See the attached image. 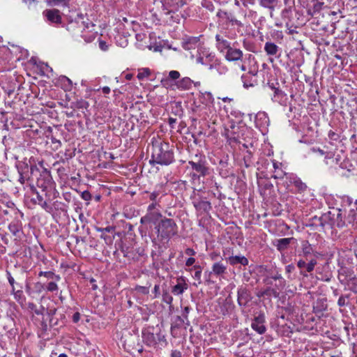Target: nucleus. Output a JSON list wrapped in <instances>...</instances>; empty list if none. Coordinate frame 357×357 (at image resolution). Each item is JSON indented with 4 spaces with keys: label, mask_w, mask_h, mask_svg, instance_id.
Instances as JSON below:
<instances>
[{
    "label": "nucleus",
    "mask_w": 357,
    "mask_h": 357,
    "mask_svg": "<svg viewBox=\"0 0 357 357\" xmlns=\"http://www.w3.org/2000/svg\"><path fill=\"white\" fill-rule=\"evenodd\" d=\"M174 162V154L169 144L161 141L152 144L151 165H169Z\"/></svg>",
    "instance_id": "obj_1"
},
{
    "label": "nucleus",
    "mask_w": 357,
    "mask_h": 357,
    "mask_svg": "<svg viewBox=\"0 0 357 357\" xmlns=\"http://www.w3.org/2000/svg\"><path fill=\"white\" fill-rule=\"evenodd\" d=\"M154 232L156 234V238L153 232L149 234V236L152 243L156 244L157 238L160 241H169L172 237L176 236L178 234V226L174 220L163 218L154 227Z\"/></svg>",
    "instance_id": "obj_2"
},
{
    "label": "nucleus",
    "mask_w": 357,
    "mask_h": 357,
    "mask_svg": "<svg viewBox=\"0 0 357 357\" xmlns=\"http://www.w3.org/2000/svg\"><path fill=\"white\" fill-rule=\"evenodd\" d=\"M144 343L151 347L158 348L159 344H167L166 339L158 328L149 326L142 331Z\"/></svg>",
    "instance_id": "obj_3"
},
{
    "label": "nucleus",
    "mask_w": 357,
    "mask_h": 357,
    "mask_svg": "<svg viewBox=\"0 0 357 357\" xmlns=\"http://www.w3.org/2000/svg\"><path fill=\"white\" fill-rule=\"evenodd\" d=\"M188 165L196 172L192 174L195 178L205 177L210 174L206 156L203 154H196L192 160L188 161Z\"/></svg>",
    "instance_id": "obj_4"
},
{
    "label": "nucleus",
    "mask_w": 357,
    "mask_h": 357,
    "mask_svg": "<svg viewBox=\"0 0 357 357\" xmlns=\"http://www.w3.org/2000/svg\"><path fill=\"white\" fill-rule=\"evenodd\" d=\"M180 73L177 70H171L169 72L168 77L163 78L161 83L163 86H169V80H177L176 82V86L178 90L187 91L192 89L194 81L188 77H184L180 79Z\"/></svg>",
    "instance_id": "obj_5"
},
{
    "label": "nucleus",
    "mask_w": 357,
    "mask_h": 357,
    "mask_svg": "<svg viewBox=\"0 0 357 357\" xmlns=\"http://www.w3.org/2000/svg\"><path fill=\"white\" fill-rule=\"evenodd\" d=\"M19 178L18 181L23 185L24 190L35 191V187L31 181L30 174L32 175L36 171H38V167L36 165H31L30 173L29 171V166L27 164H24V167H17Z\"/></svg>",
    "instance_id": "obj_6"
},
{
    "label": "nucleus",
    "mask_w": 357,
    "mask_h": 357,
    "mask_svg": "<svg viewBox=\"0 0 357 357\" xmlns=\"http://www.w3.org/2000/svg\"><path fill=\"white\" fill-rule=\"evenodd\" d=\"M330 213V220L327 221V229H333L335 227L343 228L346 225L345 211L340 208L333 207V210L327 212Z\"/></svg>",
    "instance_id": "obj_7"
},
{
    "label": "nucleus",
    "mask_w": 357,
    "mask_h": 357,
    "mask_svg": "<svg viewBox=\"0 0 357 357\" xmlns=\"http://www.w3.org/2000/svg\"><path fill=\"white\" fill-rule=\"evenodd\" d=\"M36 185L43 192H45V196H47L48 193L54 189L55 185L50 172L44 169L37 178Z\"/></svg>",
    "instance_id": "obj_8"
},
{
    "label": "nucleus",
    "mask_w": 357,
    "mask_h": 357,
    "mask_svg": "<svg viewBox=\"0 0 357 357\" xmlns=\"http://www.w3.org/2000/svg\"><path fill=\"white\" fill-rule=\"evenodd\" d=\"M43 16L50 25L58 26L62 21L60 11L57 9H46L43 12Z\"/></svg>",
    "instance_id": "obj_9"
},
{
    "label": "nucleus",
    "mask_w": 357,
    "mask_h": 357,
    "mask_svg": "<svg viewBox=\"0 0 357 357\" xmlns=\"http://www.w3.org/2000/svg\"><path fill=\"white\" fill-rule=\"evenodd\" d=\"M255 126L260 132L265 135L268 132V128L270 124L269 118L265 112H259L255 115Z\"/></svg>",
    "instance_id": "obj_10"
},
{
    "label": "nucleus",
    "mask_w": 357,
    "mask_h": 357,
    "mask_svg": "<svg viewBox=\"0 0 357 357\" xmlns=\"http://www.w3.org/2000/svg\"><path fill=\"white\" fill-rule=\"evenodd\" d=\"M317 264L315 259H312L308 262L301 259L298 260L297 267L299 268L300 275L304 278L308 277V273L314 271Z\"/></svg>",
    "instance_id": "obj_11"
},
{
    "label": "nucleus",
    "mask_w": 357,
    "mask_h": 357,
    "mask_svg": "<svg viewBox=\"0 0 357 357\" xmlns=\"http://www.w3.org/2000/svg\"><path fill=\"white\" fill-rule=\"evenodd\" d=\"M215 54L211 52L208 50L204 47H201L197 50V55L196 62L202 65H207L215 58Z\"/></svg>",
    "instance_id": "obj_12"
},
{
    "label": "nucleus",
    "mask_w": 357,
    "mask_h": 357,
    "mask_svg": "<svg viewBox=\"0 0 357 357\" xmlns=\"http://www.w3.org/2000/svg\"><path fill=\"white\" fill-rule=\"evenodd\" d=\"M229 251H223V257L226 259V261L231 266H235L237 264H241L242 266H248V259L241 255H229Z\"/></svg>",
    "instance_id": "obj_13"
},
{
    "label": "nucleus",
    "mask_w": 357,
    "mask_h": 357,
    "mask_svg": "<svg viewBox=\"0 0 357 357\" xmlns=\"http://www.w3.org/2000/svg\"><path fill=\"white\" fill-rule=\"evenodd\" d=\"M271 280L278 281V283L275 284V287H278V289H284L286 285L285 280L278 269H274L269 275L266 277L265 279L266 284H272Z\"/></svg>",
    "instance_id": "obj_14"
},
{
    "label": "nucleus",
    "mask_w": 357,
    "mask_h": 357,
    "mask_svg": "<svg viewBox=\"0 0 357 357\" xmlns=\"http://www.w3.org/2000/svg\"><path fill=\"white\" fill-rule=\"evenodd\" d=\"M188 280L184 276H179L176 278V284L172 287V292L175 296L182 295L188 289Z\"/></svg>",
    "instance_id": "obj_15"
},
{
    "label": "nucleus",
    "mask_w": 357,
    "mask_h": 357,
    "mask_svg": "<svg viewBox=\"0 0 357 357\" xmlns=\"http://www.w3.org/2000/svg\"><path fill=\"white\" fill-rule=\"evenodd\" d=\"M161 219H162V215L160 211H152L142 216L140 218V223L144 225L153 223L155 225Z\"/></svg>",
    "instance_id": "obj_16"
},
{
    "label": "nucleus",
    "mask_w": 357,
    "mask_h": 357,
    "mask_svg": "<svg viewBox=\"0 0 357 357\" xmlns=\"http://www.w3.org/2000/svg\"><path fill=\"white\" fill-rule=\"evenodd\" d=\"M330 213H324L320 217L314 216L312 218V225L315 226L317 229L320 231H324L327 229L328 222L330 219Z\"/></svg>",
    "instance_id": "obj_17"
},
{
    "label": "nucleus",
    "mask_w": 357,
    "mask_h": 357,
    "mask_svg": "<svg viewBox=\"0 0 357 357\" xmlns=\"http://www.w3.org/2000/svg\"><path fill=\"white\" fill-rule=\"evenodd\" d=\"M237 301L240 306L245 307L251 301L252 296L249 291L245 287H240L237 291Z\"/></svg>",
    "instance_id": "obj_18"
},
{
    "label": "nucleus",
    "mask_w": 357,
    "mask_h": 357,
    "mask_svg": "<svg viewBox=\"0 0 357 357\" xmlns=\"http://www.w3.org/2000/svg\"><path fill=\"white\" fill-rule=\"evenodd\" d=\"M264 50L267 56H273L274 58H278L282 52V49L271 41L265 43Z\"/></svg>",
    "instance_id": "obj_19"
},
{
    "label": "nucleus",
    "mask_w": 357,
    "mask_h": 357,
    "mask_svg": "<svg viewBox=\"0 0 357 357\" xmlns=\"http://www.w3.org/2000/svg\"><path fill=\"white\" fill-rule=\"evenodd\" d=\"M265 316L264 314H259L253 319L251 326L252 328L259 334H264L266 332Z\"/></svg>",
    "instance_id": "obj_20"
},
{
    "label": "nucleus",
    "mask_w": 357,
    "mask_h": 357,
    "mask_svg": "<svg viewBox=\"0 0 357 357\" xmlns=\"http://www.w3.org/2000/svg\"><path fill=\"white\" fill-rule=\"evenodd\" d=\"M216 16L220 19L226 20L227 22L231 23V25H236L239 27L243 26V23L238 20L231 13L219 10L216 13Z\"/></svg>",
    "instance_id": "obj_21"
},
{
    "label": "nucleus",
    "mask_w": 357,
    "mask_h": 357,
    "mask_svg": "<svg viewBox=\"0 0 357 357\" xmlns=\"http://www.w3.org/2000/svg\"><path fill=\"white\" fill-rule=\"evenodd\" d=\"M283 289H278V287H267L266 289L261 290L258 292L257 296L261 298H278L280 295V292Z\"/></svg>",
    "instance_id": "obj_22"
},
{
    "label": "nucleus",
    "mask_w": 357,
    "mask_h": 357,
    "mask_svg": "<svg viewBox=\"0 0 357 357\" xmlns=\"http://www.w3.org/2000/svg\"><path fill=\"white\" fill-rule=\"evenodd\" d=\"M182 47L184 50L190 51L192 50H197L200 47L199 37H186L182 40Z\"/></svg>",
    "instance_id": "obj_23"
},
{
    "label": "nucleus",
    "mask_w": 357,
    "mask_h": 357,
    "mask_svg": "<svg viewBox=\"0 0 357 357\" xmlns=\"http://www.w3.org/2000/svg\"><path fill=\"white\" fill-rule=\"evenodd\" d=\"M190 311V307L186 306L183 308L182 317L180 316L176 317V320L179 321V324H172L171 326V332L174 333V330L176 328H178L181 324H185V327L190 326V321L188 320V314Z\"/></svg>",
    "instance_id": "obj_24"
},
{
    "label": "nucleus",
    "mask_w": 357,
    "mask_h": 357,
    "mask_svg": "<svg viewBox=\"0 0 357 357\" xmlns=\"http://www.w3.org/2000/svg\"><path fill=\"white\" fill-rule=\"evenodd\" d=\"M192 203L195 208L199 211L208 212L212 208L211 203L201 197H195Z\"/></svg>",
    "instance_id": "obj_25"
},
{
    "label": "nucleus",
    "mask_w": 357,
    "mask_h": 357,
    "mask_svg": "<svg viewBox=\"0 0 357 357\" xmlns=\"http://www.w3.org/2000/svg\"><path fill=\"white\" fill-rule=\"evenodd\" d=\"M166 188L165 185L163 183H160L155 185L153 191L150 193L149 199L152 202L158 201L160 202V198L165 195Z\"/></svg>",
    "instance_id": "obj_26"
},
{
    "label": "nucleus",
    "mask_w": 357,
    "mask_h": 357,
    "mask_svg": "<svg viewBox=\"0 0 357 357\" xmlns=\"http://www.w3.org/2000/svg\"><path fill=\"white\" fill-rule=\"evenodd\" d=\"M30 192L33 193L36 196L31 198V202L35 204H38L45 211L48 213H51L52 211V208L49 204H47V202L44 200L42 195H40L38 192L36 191H29Z\"/></svg>",
    "instance_id": "obj_27"
},
{
    "label": "nucleus",
    "mask_w": 357,
    "mask_h": 357,
    "mask_svg": "<svg viewBox=\"0 0 357 357\" xmlns=\"http://www.w3.org/2000/svg\"><path fill=\"white\" fill-rule=\"evenodd\" d=\"M243 56V52L240 49L231 47L228 49L225 53V59L229 61H236L241 60Z\"/></svg>",
    "instance_id": "obj_28"
},
{
    "label": "nucleus",
    "mask_w": 357,
    "mask_h": 357,
    "mask_svg": "<svg viewBox=\"0 0 357 357\" xmlns=\"http://www.w3.org/2000/svg\"><path fill=\"white\" fill-rule=\"evenodd\" d=\"M271 100L274 102H278L280 105H286L288 97L287 95L281 89H276L271 96Z\"/></svg>",
    "instance_id": "obj_29"
},
{
    "label": "nucleus",
    "mask_w": 357,
    "mask_h": 357,
    "mask_svg": "<svg viewBox=\"0 0 357 357\" xmlns=\"http://www.w3.org/2000/svg\"><path fill=\"white\" fill-rule=\"evenodd\" d=\"M216 47L218 50L222 53H226L229 48H231V43L229 41L224 38L219 34L215 36Z\"/></svg>",
    "instance_id": "obj_30"
},
{
    "label": "nucleus",
    "mask_w": 357,
    "mask_h": 357,
    "mask_svg": "<svg viewBox=\"0 0 357 357\" xmlns=\"http://www.w3.org/2000/svg\"><path fill=\"white\" fill-rule=\"evenodd\" d=\"M317 273L319 275L318 279L324 281V282H330L332 278V273L328 270V265H324L321 268L320 267H317L316 269Z\"/></svg>",
    "instance_id": "obj_31"
},
{
    "label": "nucleus",
    "mask_w": 357,
    "mask_h": 357,
    "mask_svg": "<svg viewBox=\"0 0 357 357\" xmlns=\"http://www.w3.org/2000/svg\"><path fill=\"white\" fill-rule=\"evenodd\" d=\"M227 137H228L229 139L230 140V142L234 141L236 142H238L240 145H242V146L246 151L250 150V148H252L254 146V144H255V141L253 140L252 139L246 140L245 138H243V141H241L238 136V137H235V136L231 137V136H229V133H227Z\"/></svg>",
    "instance_id": "obj_32"
},
{
    "label": "nucleus",
    "mask_w": 357,
    "mask_h": 357,
    "mask_svg": "<svg viewBox=\"0 0 357 357\" xmlns=\"http://www.w3.org/2000/svg\"><path fill=\"white\" fill-rule=\"evenodd\" d=\"M295 241V238L293 237L280 238L275 241L274 245L276 246L278 251L282 252L286 250L289 244Z\"/></svg>",
    "instance_id": "obj_33"
},
{
    "label": "nucleus",
    "mask_w": 357,
    "mask_h": 357,
    "mask_svg": "<svg viewBox=\"0 0 357 357\" xmlns=\"http://www.w3.org/2000/svg\"><path fill=\"white\" fill-rule=\"evenodd\" d=\"M211 274L215 276H222L226 273L227 266L221 261L215 262L212 265Z\"/></svg>",
    "instance_id": "obj_34"
},
{
    "label": "nucleus",
    "mask_w": 357,
    "mask_h": 357,
    "mask_svg": "<svg viewBox=\"0 0 357 357\" xmlns=\"http://www.w3.org/2000/svg\"><path fill=\"white\" fill-rule=\"evenodd\" d=\"M340 167L344 172H342L341 174L344 176L349 177L351 174L355 170L354 165L348 160H344L340 165Z\"/></svg>",
    "instance_id": "obj_35"
},
{
    "label": "nucleus",
    "mask_w": 357,
    "mask_h": 357,
    "mask_svg": "<svg viewBox=\"0 0 357 357\" xmlns=\"http://www.w3.org/2000/svg\"><path fill=\"white\" fill-rule=\"evenodd\" d=\"M279 1L280 0H259V3L262 8L271 10V15L272 16V12L275 10Z\"/></svg>",
    "instance_id": "obj_36"
},
{
    "label": "nucleus",
    "mask_w": 357,
    "mask_h": 357,
    "mask_svg": "<svg viewBox=\"0 0 357 357\" xmlns=\"http://www.w3.org/2000/svg\"><path fill=\"white\" fill-rule=\"evenodd\" d=\"M8 229L13 235H16L22 229V225L18 220L13 221L9 224Z\"/></svg>",
    "instance_id": "obj_37"
},
{
    "label": "nucleus",
    "mask_w": 357,
    "mask_h": 357,
    "mask_svg": "<svg viewBox=\"0 0 357 357\" xmlns=\"http://www.w3.org/2000/svg\"><path fill=\"white\" fill-rule=\"evenodd\" d=\"M11 292L14 296V298L20 304L25 301V296L22 290H15V288L11 289Z\"/></svg>",
    "instance_id": "obj_38"
},
{
    "label": "nucleus",
    "mask_w": 357,
    "mask_h": 357,
    "mask_svg": "<svg viewBox=\"0 0 357 357\" xmlns=\"http://www.w3.org/2000/svg\"><path fill=\"white\" fill-rule=\"evenodd\" d=\"M291 183L295 185L298 191L302 192L305 190L307 188L305 183H303L302 181L296 176H293Z\"/></svg>",
    "instance_id": "obj_39"
},
{
    "label": "nucleus",
    "mask_w": 357,
    "mask_h": 357,
    "mask_svg": "<svg viewBox=\"0 0 357 357\" xmlns=\"http://www.w3.org/2000/svg\"><path fill=\"white\" fill-rule=\"evenodd\" d=\"M39 276H44L47 279H52L55 281H59L61 280V277L59 275H56L52 271H40L38 273Z\"/></svg>",
    "instance_id": "obj_40"
},
{
    "label": "nucleus",
    "mask_w": 357,
    "mask_h": 357,
    "mask_svg": "<svg viewBox=\"0 0 357 357\" xmlns=\"http://www.w3.org/2000/svg\"><path fill=\"white\" fill-rule=\"evenodd\" d=\"M60 82L65 91H70L72 89L73 83L68 77L63 76L60 78Z\"/></svg>",
    "instance_id": "obj_41"
},
{
    "label": "nucleus",
    "mask_w": 357,
    "mask_h": 357,
    "mask_svg": "<svg viewBox=\"0 0 357 357\" xmlns=\"http://www.w3.org/2000/svg\"><path fill=\"white\" fill-rule=\"evenodd\" d=\"M69 1L70 0H46L47 3L52 6H68Z\"/></svg>",
    "instance_id": "obj_42"
},
{
    "label": "nucleus",
    "mask_w": 357,
    "mask_h": 357,
    "mask_svg": "<svg viewBox=\"0 0 357 357\" xmlns=\"http://www.w3.org/2000/svg\"><path fill=\"white\" fill-rule=\"evenodd\" d=\"M243 161L245 166L246 167H249L252 165L253 162L252 161V151L251 150H247L245 154L243 156Z\"/></svg>",
    "instance_id": "obj_43"
},
{
    "label": "nucleus",
    "mask_w": 357,
    "mask_h": 357,
    "mask_svg": "<svg viewBox=\"0 0 357 357\" xmlns=\"http://www.w3.org/2000/svg\"><path fill=\"white\" fill-rule=\"evenodd\" d=\"M150 73H151V71H150L149 68H142V69L139 70V73H138L137 77L138 79L142 80L144 78L149 77Z\"/></svg>",
    "instance_id": "obj_44"
},
{
    "label": "nucleus",
    "mask_w": 357,
    "mask_h": 357,
    "mask_svg": "<svg viewBox=\"0 0 357 357\" xmlns=\"http://www.w3.org/2000/svg\"><path fill=\"white\" fill-rule=\"evenodd\" d=\"M134 291L142 295H147L149 293V287L137 285L134 288Z\"/></svg>",
    "instance_id": "obj_45"
},
{
    "label": "nucleus",
    "mask_w": 357,
    "mask_h": 357,
    "mask_svg": "<svg viewBox=\"0 0 357 357\" xmlns=\"http://www.w3.org/2000/svg\"><path fill=\"white\" fill-rule=\"evenodd\" d=\"M215 71L220 75H225L228 72V68L224 63L219 61V63L216 67Z\"/></svg>",
    "instance_id": "obj_46"
},
{
    "label": "nucleus",
    "mask_w": 357,
    "mask_h": 357,
    "mask_svg": "<svg viewBox=\"0 0 357 357\" xmlns=\"http://www.w3.org/2000/svg\"><path fill=\"white\" fill-rule=\"evenodd\" d=\"M57 281H52L50 282L45 287V289L47 291L54 292L58 290V285L56 284Z\"/></svg>",
    "instance_id": "obj_47"
},
{
    "label": "nucleus",
    "mask_w": 357,
    "mask_h": 357,
    "mask_svg": "<svg viewBox=\"0 0 357 357\" xmlns=\"http://www.w3.org/2000/svg\"><path fill=\"white\" fill-rule=\"evenodd\" d=\"M295 271V266L294 264H288L287 266H285V273L287 275V278L288 279H292L293 278L291 277V273H293L294 271Z\"/></svg>",
    "instance_id": "obj_48"
},
{
    "label": "nucleus",
    "mask_w": 357,
    "mask_h": 357,
    "mask_svg": "<svg viewBox=\"0 0 357 357\" xmlns=\"http://www.w3.org/2000/svg\"><path fill=\"white\" fill-rule=\"evenodd\" d=\"M162 301L171 305L173 301V297L168 292L165 291L162 294Z\"/></svg>",
    "instance_id": "obj_49"
},
{
    "label": "nucleus",
    "mask_w": 357,
    "mask_h": 357,
    "mask_svg": "<svg viewBox=\"0 0 357 357\" xmlns=\"http://www.w3.org/2000/svg\"><path fill=\"white\" fill-rule=\"evenodd\" d=\"M158 206H159L158 201L152 202V203L148 206L146 213L159 211L158 208H156Z\"/></svg>",
    "instance_id": "obj_50"
},
{
    "label": "nucleus",
    "mask_w": 357,
    "mask_h": 357,
    "mask_svg": "<svg viewBox=\"0 0 357 357\" xmlns=\"http://www.w3.org/2000/svg\"><path fill=\"white\" fill-rule=\"evenodd\" d=\"M292 8L291 7L285 8L282 10L281 16L283 19L290 17V15L291 14Z\"/></svg>",
    "instance_id": "obj_51"
},
{
    "label": "nucleus",
    "mask_w": 357,
    "mask_h": 357,
    "mask_svg": "<svg viewBox=\"0 0 357 357\" xmlns=\"http://www.w3.org/2000/svg\"><path fill=\"white\" fill-rule=\"evenodd\" d=\"M349 289L353 292L357 293V279L353 278L349 283Z\"/></svg>",
    "instance_id": "obj_52"
},
{
    "label": "nucleus",
    "mask_w": 357,
    "mask_h": 357,
    "mask_svg": "<svg viewBox=\"0 0 357 357\" xmlns=\"http://www.w3.org/2000/svg\"><path fill=\"white\" fill-rule=\"evenodd\" d=\"M302 247L303 254L305 257H307L308 255L311 253L312 248L310 245H309L307 243L303 244Z\"/></svg>",
    "instance_id": "obj_53"
},
{
    "label": "nucleus",
    "mask_w": 357,
    "mask_h": 357,
    "mask_svg": "<svg viewBox=\"0 0 357 357\" xmlns=\"http://www.w3.org/2000/svg\"><path fill=\"white\" fill-rule=\"evenodd\" d=\"M194 268L196 269V271L194 273L193 278L197 280H200L202 277V269L200 266L195 265L194 266Z\"/></svg>",
    "instance_id": "obj_54"
},
{
    "label": "nucleus",
    "mask_w": 357,
    "mask_h": 357,
    "mask_svg": "<svg viewBox=\"0 0 357 357\" xmlns=\"http://www.w3.org/2000/svg\"><path fill=\"white\" fill-rule=\"evenodd\" d=\"M219 61H220L215 57L212 60V61L207 63L206 66H208V69L211 70H215Z\"/></svg>",
    "instance_id": "obj_55"
},
{
    "label": "nucleus",
    "mask_w": 357,
    "mask_h": 357,
    "mask_svg": "<svg viewBox=\"0 0 357 357\" xmlns=\"http://www.w3.org/2000/svg\"><path fill=\"white\" fill-rule=\"evenodd\" d=\"M310 151L311 153L317 154L321 156L324 155L326 154V152L324 150L321 149L319 147H312L310 148Z\"/></svg>",
    "instance_id": "obj_56"
},
{
    "label": "nucleus",
    "mask_w": 357,
    "mask_h": 357,
    "mask_svg": "<svg viewBox=\"0 0 357 357\" xmlns=\"http://www.w3.org/2000/svg\"><path fill=\"white\" fill-rule=\"evenodd\" d=\"M322 8V3L317 2L313 6V12L311 13L310 10L308 11V13L311 15H313L314 13L319 12Z\"/></svg>",
    "instance_id": "obj_57"
},
{
    "label": "nucleus",
    "mask_w": 357,
    "mask_h": 357,
    "mask_svg": "<svg viewBox=\"0 0 357 357\" xmlns=\"http://www.w3.org/2000/svg\"><path fill=\"white\" fill-rule=\"evenodd\" d=\"M286 174L280 168L274 172L273 177L275 178H282Z\"/></svg>",
    "instance_id": "obj_58"
},
{
    "label": "nucleus",
    "mask_w": 357,
    "mask_h": 357,
    "mask_svg": "<svg viewBox=\"0 0 357 357\" xmlns=\"http://www.w3.org/2000/svg\"><path fill=\"white\" fill-rule=\"evenodd\" d=\"M271 36L274 38H278V39H282L283 38V33H282V31H278V30H273L272 32H271Z\"/></svg>",
    "instance_id": "obj_59"
},
{
    "label": "nucleus",
    "mask_w": 357,
    "mask_h": 357,
    "mask_svg": "<svg viewBox=\"0 0 357 357\" xmlns=\"http://www.w3.org/2000/svg\"><path fill=\"white\" fill-rule=\"evenodd\" d=\"M340 199H341L342 202L345 204V205H348V206H350L352 203V198L349 197V196H347V195H344V196H342L341 197H339Z\"/></svg>",
    "instance_id": "obj_60"
},
{
    "label": "nucleus",
    "mask_w": 357,
    "mask_h": 357,
    "mask_svg": "<svg viewBox=\"0 0 357 357\" xmlns=\"http://www.w3.org/2000/svg\"><path fill=\"white\" fill-rule=\"evenodd\" d=\"M35 291L37 293H41L45 289L44 285L41 282H36L34 284Z\"/></svg>",
    "instance_id": "obj_61"
},
{
    "label": "nucleus",
    "mask_w": 357,
    "mask_h": 357,
    "mask_svg": "<svg viewBox=\"0 0 357 357\" xmlns=\"http://www.w3.org/2000/svg\"><path fill=\"white\" fill-rule=\"evenodd\" d=\"M328 136L330 139L334 141H337L340 139V135L332 130L328 132Z\"/></svg>",
    "instance_id": "obj_62"
},
{
    "label": "nucleus",
    "mask_w": 357,
    "mask_h": 357,
    "mask_svg": "<svg viewBox=\"0 0 357 357\" xmlns=\"http://www.w3.org/2000/svg\"><path fill=\"white\" fill-rule=\"evenodd\" d=\"M89 102L83 100H81L77 102V107L80 109H86L89 107Z\"/></svg>",
    "instance_id": "obj_63"
},
{
    "label": "nucleus",
    "mask_w": 357,
    "mask_h": 357,
    "mask_svg": "<svg viewBox=\"0 0 357 357\" xmlns=\"http://www.w3.org/2000/svg\"><path fill=\"white\" fill-rule=\"evenodd\" d=\"M204 98L208 101L209 103L213 104L214 101L213 96L211 92H206L204 95Z\"/></svg>",
    "instance_id": "obj_64"
}]
</instances>
